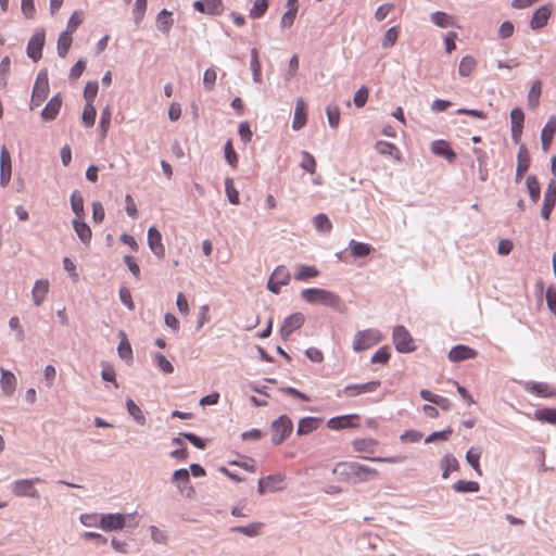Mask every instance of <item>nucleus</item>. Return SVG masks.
Here are the masks:
<instances>
[{
  "instance_id": "28",
  "label": "nucleus",
  "mask_w": 556,
  "mask_h": 556,
  "mask_svg": "<svg viewBox=\"0 0 556 556\" xmlns=\"http://www.w3.org/2000/svg\"><path fill=\"white\" fill-rule=\"evenodd\" d=\"M321 422L320 418L317 417H304L300 419L298 425V435H305L316 430Z\"/></svg>"
},
{
  "instance_id": "17",
  "label": "nucleus",
  "mask_w": 556,
  "mask_h": 556,
  "mask_svg": "<svg viewBox=\"0 0 556 556\" xmlns=\"http://www.w3.org/2000/svg\"><path fill=\"white\" fill-rule=\"evenodd\" d=\"M525 390L539 396V397H555L556 387L547 382L528 381L525 384Z\"/></svg>"
},
{
  "instance_id": "34",
  "label": "nucleus",
  "mask_w": 556,
  "mask_h": 556,
  "mask_svg": "<svg viewBox=\"0 0 556 556\" xmlns=\"http://www.w3.org/2000/svg\"><path fill=\"white\" fill-rule=\"evenodd\" d=\"M431 22L441 28H447V27H454L455 26V20L452 15H448L445 12L437 11L433 12L430 16Z\"/></svg>"
},
{
  "instance_id": "53",
  "label": "nucleus",
  "mask_w": 556,
  "mask_h": 556,
  "mask_svg": "<svg viewBox=\"0 0 556 556\" xmlns=\"http://www.w3.org/2000/svg\"><path fill=\"white\" fill-rule=\"evenodd\" d=\"M326 114L328 118L329 126L331 128H337L340 123V109L338 105H328L326 108Z\"/></svg>"
},
{
  "instance_id": "52",
  "label": "nucleus",
  "mask_w": 556,
  "mask_h": 556,
  "mask_svg": "<svg viewBox=\"0 0 556 556\" xmlns=\"http://www.w3.org/2000/svg\"><path fill=\"white\" fill-rule=\"evenodd\" d=\"M302 162L300 163V167L309 174H314L316 170V161L315 157L307 151H302Z\"/></svg>"
},
{
  "instance_id": "44",
  "label": "nucleus",
  "mask_w": 556,
  "mask_h": 556,
  "mask_svg": "<svg viewBox=\"0 0 556 556\" xmlns=\"http://www.w3.org/2000/svg\"><path fill=\"white\" fill-rule=\"evenodd\" d=\"M477 62L473 56L466 55L460 60L458 73L463 77H468L476 68Z\"/></svg>"
},
{
  "instance_id": "35",
  "label": "nucleus",
  "mask_w": 556,
  "mask_h": 556,
  "mask_svg": "<svg viewBox=\"0 0 556 556\" xmlns=\"http://www.w3.org/2000/svg\"><path fill=\"white\" fill-rule=\"evenodd\" d=\"M349 248L353 257H365L374 250L370 244L354 239L350 241Z\"/></svg>"
},
{
  "instance_id": "64",
  "label": "nucleus",
  "mask_w": 556,
  "mask_h": 556,
  "mask_svg": "<svg viewBox=\"0 0 556 556\" xmlns=\"http://www.w3.org/2000/svg\"><path fill=\"white\" fill-rule=\"evenodd\" d=\"M545 298H546V304H547L548 309L554 315H556V288L553 286H549L546 289Z\"/></svg>"
},
{
  "instance_id": "32",
  "label": "nucleus",
  "mask_w": 556,
  "mask_h": 556,
  "mask_svg": "<svg viewBox=\"0 0 556 556\" xmlns=\"http://www.w3.org/2000/svg\"><path fill=\"white\" fill-rule=\"evenodd\" d=\"M264 523L262 522H253L247 526H233L230 528V532L241 533L249 538H255L261 534V529Z\"/></svg>"
},
{
  "instance_id": "5",
  "label": "nucleus",
  "mask_w": 556,
  "mask_h": 556,
  "mask_svg": "<svg viewBox=\"0 0 556 556\" xmlns=\"http://www.w3.org/2000/svg\"><path fill=\"white\" fill-rule=\"evenodd\" d=\"M293 424L287 415H281L271 424V442L275 445L281 444L292 432Z\"/></svg>"
},
{
  "instance_id": "26",
  "label": "nucleus",
  "mask_w": 556,
  "mask_h": 556,
  "mask_svg": "<svg viewBox=\"0 0 556 556\" xmlns=\"http://www.w3.org/2000/svg\"><path fill=\"white\" fill-rule=\"evenodd\" d=\"M306 124V104L303 99H298L292 121V128L300 130Z\"/></svg>"
},
{
  "instance_id": "59",
  "label": "nucleus",
  "mask_w": 556,
  "mask_h": 556,
  "mask_svg": "<svg viewBox=\"0 0 556 556\" xmlns=\"http://www.w3.org/2000/svg\"><path fill=\"white\" fill-rule=\"evenodd\" d=\"M298 13V5L289 8L282 15L280 25L282 28L291 27Z\"/></svg>"
},
{
  "instance_id": "60",
  "label": "nucleus",
  "mask_w": 556,
  "mask_h": 556,
  "mask_svg": "<svg viewBox=\"0 0 556 556\" xmlns=\"http://www.w3.org/2000/svg\"><path fill=\"white\" fill-rule=\"evenodd\" d=\"M217 74L213 67L207 68L203 75V85L205 90L212 91L216 83Z\"/></svg>"
},
{
  "instance_id": "46",
  "label": "nucleus",
  "mask_w": 556,
  "mask_h": 556,
  "mask_svg": "<svg viewBox=\"0 0 556 556\" xmlns=\"http://www.w3.org/2000/svg\"><path fill=\"white\" fill-rule=\"evenodd\" d=\"M400 28L399 26H392L390 27L383 35V38L381 40V46L384 49H389L393 47L399 38Z\"/></svg>"
},
{
  "instance_id": "18",
  "label": "nucleus",
  "mask_w": 556,
  "mask_h": 556,
  "mask_svg": "<svg viewBox=\"0 0 556 556\" xmlns=\"http://www.w3.org/2000/svg\"><path fill=\"white\" fill-rule=\"evenodd\" d=\"M530 166V153L525 143H521L517 153V167L515 181L519 182Z\"/></svg>"
},
{
  "instance_id": "20",
  "label": "nucleus",
  "mask_w": 556,
  "mask_h": 556,
  "mask_svg": "<svg viewBox=\"0 0 556 556\" xmlns=\"http://www.w3.org/2000/svg\"><path fill=\"white\" fill-rule=\"evenodd\" d=\"M478 352L470 346L458 344L453 346L448 352V359L451 362L457 363L470 358H475Z\"/></svg>"
},
{
  "instance_id": "22",
  "label": "nucleus",
  "mask_w": 556,
  "mask_h": 556,
  "mask_svg": "<svg viewBox=\"0 0 556 556\" xmlns=\"http://www.w3.org/2000/svg\"><path fill=\"white\" fill-rule=\"evenodd\" d=\"M431 152L438 156L444 157L450 163L454 162L456 159V153L453 151L450 143L445 140L432 141Z\"/></svg>"
},
{
  "instance_id": "2",
  "label": "nucleus",
  "mask_w": 556,
  "mask_h": 556,
  "mask_svg": "<svg viewBox=\"0 0 556 556\" xmlns=\"http://www.w3.org/2000/svg\"><path fill=\"white\" fill-rule=\"evenodd\" d=\"M301 298L308 304H320L339 313H343L346 309L342 299L330 290L307 288L301 291Z\"/></svg>"
},
{
  "instance_id": "30",
  "label": "nucleus",
  "mask_w": 556,
  "mask_h": 556,
  "mask_svg": "<svg viewBox=\"0 0 556 556\" xmlns=\"http://www.w3.org/2000/svg\"><path fill=\"white\" fill-rule=\"evenodd\" d=\"M375 148L377 152L382 155H390L396 161L401 160V152L399 148L392 142L379 140L376 142Z\"/></svg>"
},
{
  "instance_id": "33",
  "label": "nucleus",
  "mask_w": 556,
  "mask_h": 556,
  "mask_svg": "<svg viewBox=\"0 0 556 556\" xmlns=\"http://www.w3.org/2000/svg\"><path fill=\"white\" fill-rule=\"evenodd\" d=\"M542 93V81L540 79H535L528 92L527 101L528 106L532 110L536 109L540 103V97Z\"/></svg>"
},
{
  "instance_id": "36",
  "label": "nucleus",
  "mask_w": 556,
  "mask_h": 556,
  "mask_svg": "<svg viewBox=\"0 0 556 556\" xmlns=\"http://www.w3.org/2000/svg\"><path fill=\"white\" fill-rule=\"evenodd\" d=\"M526 186L529 197L533 203H538L541 198V187L535 175H529L526 179Z\"/></svg>"
},
{
  "instance_id": "13",
  "label": "nucleus",
  "mask_w": 556,
  "mask_h": 556,
  "mask_svg": "<svg viewBox=\"0 0 556 556\" xmlns=\"http://www.w3.org/2000/svg\"><path fill=\"white\" fill-rule=\"evenodd\" d=\"M525 122V113L520 108H514L510 111V130L511 139L515 143H519L522 136Z\"/></svg>"
},
{
  "instance_id": "49",
  "label": "nucleus",
  "mask_w": 556,
  "mask_h": 556,
  "mask_svg": "<svg viewBox=\"0 0 556 556\" xmlns=\"http://www.w3.org/2000/svg\"><path fill=\"white\" fill-rule=\"evenodd\" d=\"M225 191H226V195H227V199L228 201L231 203V204H239L240 203V200H239V192L238 190L233 187V180L232 178L230 177H227L225 179Z\"/></svg>"
},
{
  "instance_id": "41",
  "label": "nucleus",
  "mask_w": 556,
  "mask_h": 556,
  "mask_svg": "<svg viewBox=\"0 0 556 556\" xmlns=\"http://www.w3.org/2000/svg\"><path fill=\"white\" fill-rule=\"evenodd\" d=\"M534 418L549 425H556V408H539L534 412Z\"/></svg>"
},
{
  "instance_id": "6",
  "label": "nucleus",
  "mask_w": 556,
  "mask_h": 556,
  "mask_svg": "<svg viewBox=\"0 0 556 556\" xmlns=\"http://www.w3.org/2000/svg\"><path fill=\"white\" fill-rule=\"evenodd\" d=\"M392 339L396 351L400 353H410L416 350L410 333L402 325H397L394 327Z\"/></svg>"
},
{
  "instance_id": "7",
  "label": "nucleus",
  "mask_w": 556,
  "mask_h": 556,
  "mask_svg": "<svg viewBox=\"0 0 556 556\" xmlns=\"http://www.w3.org/2000/svg\"><path fill=\"white\" fill-rule=\"evenodd\" d=\"M38 482H41L39 477L15 480L11 484V490L16 496L38 498L39 493L34 486V483Z\"/></svg>"
},
{
  "instance_id": "24",
  "label": "nucleus",
  "mask_w": 556,
  "mask_h": 556,
  "mask_svg": "<svg viewBox=\"0 0 556 556\" xmlns=\"http://www.w3.org/2000/svg\"><path fill=\"white\" fill-rule=\"evenodd\" d=\"M0 388L7 396L14 394L16 389V377L12 371L1 368Z\"/></svg>"
},
{
  "instance_id": "3",
  "label": "nucleus",
  "mask_w": 556,
  "mask_h": 556,
  "mask_svg": "<svg viewBox=\"0 0 556 556\" xmlns=\"http://www.w3.org/2000/svg\"><path fill=\"white\" fill-rule=\"evenodd\" d=\"M382 334L378 329H365L357 331L353 340V350L361 352L382 341Z\"/></svg>"
},
{
  "instance_id": "31",
  "label": "nucleus",
  "mask_w": 556,
  "mask_h": 556,
  "mask_svg": "<svg viewBox=\"0 0 556 556\" xmlns=\"http://www.w3.org/2000/svg\"><path fill=\"white\" fill-rule=\"evenodd\" d=\"M172 15V12L167 11L166 9H163L156 16L157 29L165 35L169 34V30L174 24Z\"/></svg>"
},
{
  "instance_id": "48",
  "label": "nucleus",
  "mask_w": 556,
  "mask_h": 556,
  "mask_svg": "<svg viewBox=\"0 0 556 556\" xmlns=\"http://www.w3.org/2000/svg\"><path fill=\"white\" fill-rule=\"evenodd\" d=\"M250 67L253 75V80L255 83L261 81V63L258 61V51L256 48H253L251 50V61H250Z\"/></svg>"
},
{
  "instance_id": "38",
  "label": "nucleus",
  "mask_w": 556,
  "mask_h": 556,
  "mask_svg": "<svg viewBox=\"0 0 556 556\" xmlns=\"http://www.w3.org/2000/svg\"><path fill=\"white\" fill-rule=\"evenodd\" d=\"M442 467V478L447 479L451 471H456L459 469L458 460L452 454H446L441 459Z\"/></svg>"
},
{
  "instance_id": "16",
  "label": "nucleus",
  "mask_w": 556,
  "mask_h": 556,
  "mask_svg": "<svg viewBox=\"0 0 556 556\" xmlns=\"http://www.w3.org/2000/svg\"><path fill=\"white\" fill-rule=\"evenodd\" d=\"M12 162L11 155L5 146L0 151V185L5 187L11 180Z\"/></svg>"
},
{
  "instance_id": "14",
  "label": "nucleus",
  "mask_w": 556,
  "mask_h": 556,
  "mask_svg": "<svg viewBox=\"0 0 556 556\" xmlns=\"http://www.w3.org/2000/svg\"><path fill=\"white\" fill-rule=\"evenodd\" d=\"M148 245L159 260L165 257V247L162 242V235L155 226H151L148 229Z\"/></svg>"
},
{
  "instance_id": "10",
  "label": "nucleus",
  "mask_w": 556,
  "mask_h": 556,
  "mask_svg": "<svg viewBox=\"0 0 556 556\" xmlns=\"http://www.w3.org/2000/svg\"><path fill=\"white\" fill-rule=\"evenodd\" d=\"M305 321L302 313H294L287 316L280 327L279 333L283 341L288 340L293 331L301 328Z\"/></svg>"
},
{
  "instance_id": "62",
  "label": "nucleus",
  "mask_w": 556,
  "mask_h": 556,
  "mask_svg": "<svg viewBox=\"0 0 556 556\" xmlns=\"http://www.w3.org/2000/svg\"><path fill=\"white\" fill-rule=\"evenodd\" d=\"M206 13L211 15H219L224 10L222 0H204Z\"/></svg>"
},
{
  "instance_id": "21",
  "label": "nucleus",
  "mask_w": 556,
  "mask_h": 556,
  "mask_svg": "<svg viewBox=\"0 0 556 556\" xmlns=\"http://www.w3.org/2000/svg\"><path fill=\"white\" fill-rule=\"evenodd\" d=\"M552 15V10L548 5H542L535 10L530 21V28L533 30L543 28Z\"/></svg>"
},
{
  "instance_id": "15",
  "label": "nucleus",
  "mask_w": 556,
  "mask_h": 556,
  "mask_svg": "<svg viewBox=\"0 0 556 556\" xmlns=\"http://www.w3.org/2000/svg\"><path fill=\"white\" fill-rule=\"evenodd\" d=\"M381 386L380 380H371L365 383L359 384H348L342 392L349 396H356L363 393H371L375 392ZM338 396L341 395V391L338 392Z\"/></svg>"
},
{
  "instance_id": "56",
  "label": "nucleus",
  "mask_w": 556,
  "mask_h": 556,
  "mask_svg": "<svg viewBox=\"0 0 556 556\" xmlns=\"http://www.w3.org/2000/svg\"><path fill=\"white\" fill-rule=\"evenodd\" d=\"M99 89V84L97 80L88 81L84 89V98L86 99L87 103L93 104V101L97 97Z\"/></svg>"
},
{
  "instance_id": "42",
  "label": "nucleus",
  "mask_w": 556,
  "mask_h": 556,
  "mask_svg": "<svg viewBox=\"0 0 556 556\" xmlns=\"http://www.w3.org/2000/svg\"><path fill=\"white\" fill-rule=\"evenodd\" d=\"M453 490L457 493H475L480 490V484L476 481L458 480L453 484Z\"/></svg>"
},
{
  "instance_id": "61",
  "label": "nucleus",
  "mask_w": 556,
  "mask_h": 556,
  "mask_svg": "<svg viewBox=\"0 0 556 556\" xmlns=\"http://www.w3.org/2000/svg\"><path fill=\"white\" fill-rule=\"evenodd\" d=\"M189 480H190V472L186 468H179V469L175 470L173 473V477H172V481L178 483L177 486L179 490H181L180 484L188 483Z\"/></svg>"
},
{
  "instance_id": "27",
  "label": "nucleus",
  "mask_w": 556,
  "mask_h": 556,
  "mask_svg": "<svg viewBox=\"0 0 556 556\" xmlns=\"http://www.w3.org/2000/svg\"><path fill=\"white\" fill-rule=\"evenodd\" d=\"M49 291V281L47 279H39L35 282L31 290V295L35 305L39 306L45 301Z\"/></svg>"
},
{
  "instance_id": "45",
  "label": "nucleus",
  "mask_w": 556,
  "mask_h": 556,
  "mask_svg": "<svg viewBox=\"0 0 556 556\" xmlns=\"http://www.w3.org/2000/svg\"><path fill=\"white\" fill-rule=\"evenodd\" d=\"M480 456L481 451L479 448L476 450L475 447H471L466 453V460L479 476H482L479 464Z\"/></svg>"
},
{
  "instance_id": "19",
  "label": "nucleus",
  "mask_w": 556,
  "mask_h": 556,
  "mask_svg": "<svg viewBox=\"0 0 556 556\" xmlns=\"http://www.w3.org/2000/svg\"><path fill=\"white\" fill-rule=\"evenodd\" d=\"M62 98L60 93L53 96L41 111V118L45 122L54 121L61 110Z\"/></svg>"
},
{
  "instance_id": "50",
  "label": "nucleus",
  "mask_w": 556,
  "mask_h": 556,
  "mask_svg": "<svg viewBox=\"0 0 556 556\" xmlns=\"http://www.w3.org/2000/svg\"><path fill=\"white\" fill-rule=\"evenodd\" d=\"M268 9V0H254L250 10V17L253 20L261 18Z\"/></svg>"
},
{
  "instance_id": "23",
  "label": "nucleus",
  "mask_w": 556,
  "mask_h": 556,
  "mask_svg": "<svg viewBox=\"0 0 556 556\" xmlns=\"http://www.w3.org/2000/svg\"><path fill=\"white\" fill-rule=\"evenodd\" d=\"M556 132V116H551L541 131V143L543 151H547Z\"/></svg>"
},
{
  "instance_id": "63",
  "label": "nucleus",
  "mask_w": 556,
  "mask_h": 556,
  "mask_svg": "<svg viewBox=\"0 0 556 556\" xmlns=\"http://www.w3.org/2000/svg\"><path fill=\"white\" fill-rule=\"evenodd\" d=\"M369 90L367 87L362 86L354 94L353 102L355 106L363 108L368 100Z\"/></svg>"
},
{
  "instance_id": "51",
  "label": "nucleus",
  "mask_w": 556,
  "mask_h": 556,
  "mask_svg": "<svg viewBox=\"0 0 556 556\" xmlns=\"http://www.w3.org/2000/svg\"><path fill=\"white\" fill-rule=\"evenodd\" d=\"M97 111L93 104L86 103L81 119L86 127H92L96 122Z\"/></svg>"
},
{
  "instance_id": "1",
  "label": "nucleus",
  "mask_w": 556,
  "mask_h": 556,
  "mask_svg": "<svg viewBox=\"0 0 556 556\" xmlns=\"http://www.w3.org/2000/svg\"><path fill=\"white\" fill-rule=\"evenodd\" d=\"M332 473L338 481L356 484L371 480L378 471L357 462H340L334 466Z\"/></svg>"
},
{
  "instance_id": "29",
  "label": "nucleus",
  "mask_w": 556,
  "mask_h": 556,
  "mask_svg": "<svg viewBox=\"0 0 556 556\" xmlns=\"http://www.w3.org/2000/svg\"><path fill=\"white\" fill-rule=\"evenodd\" d=\"M353 418H357L356 415H343V416H337L332 417L328 420L327 426L329 429L332 430H341L345 428H352L355 425L352 422Z\"/></svg>"
},
{
  "instance_id": "55",
  "label": "nucleus",
  "mask_w": 556,
  "mask_h": 556,
  "mask_svg": "<svg viewBox=\"0 0 556 556\" xmlns=\"http://www.w3.org/2000/svg\"><path fill=\"white\" fill-rule=\"evenodd\" d=\"M390 350L389 346H381L378 349L374 355L371 356V363L372 364H387L390 359Z\"/></svg>"
},
{
  "instance_id": "8",
  "label": "nucleus",
  "mask_w": 556,
  "mask_h": 556,
  "mask_svg": "<svg viewBox=\"0 0 556 556\" xmlns=\"http://www.w3.org/2000/svg\"><path fill=\"white\" fill-rule=\"evenodd\" d=\"M286 476L282 473H274L261 478L257 484V492L264 495L266 492H278L285 489Z\"/></svg>"
},
{
  "instance_id": "12",
  "label": "nucleus",
  "mask_w": 556,
  "mask_h": 556,
  "mask_svg": "<svg viewBox=\"0 0 556 556\" xmlns=\"http://www.w3.org/2000/svg\"><path fill=\"white\" fill-rule=\"evenodd\" d=\"M45 46V30L36 31L27 43V56L37 62L42 56V48Z\"/></svg>"
},
{
  "instance_id": "47",
  "label": "nucleus",
  "mask_w": 556,
  "mask_h": 556,
  "mask_svg": "<svg viewBox=\"0 0 556 556\" xmlns=\"http://www.w3.org/2000/svg\"><path fill=\"white\" fill-rule=\"evenodd\" d=\"M313 224L319 232H329L332 224L326 214L319 213L313 218Z\"/></svg>"
},
{
  "instance_id": "43",
  "label": "nucleus",
  "mask_w": 556,
  "mask_h": 556,
  "mask_svg": "<svg viewBox=\"0 0 556 556\" xmlns=\"http://www.w3.org/2000/svg\"><path fill=\"white\" fill-rule=\"evenodd\" d=\"M71 206L77 218L84 216V198L78 190H74L71 194Z\"/></svg>"
},
{
  "instance_id": "39",
  "label": "nucleus",
  "mask_w": 556,
  "mask_h": 556,
  "mask_svg": "<svg viewBox=\"0 0 556 556\" xmlns=\"http://www.w3.org/2000/svg\"><path fill=\"white\" fill-rule=\"evenodd\" d=\"M319 275V270L315 266L311 265H299L298 273L294 275V279L298 281H306L311 278H315Z\"/></svg>"
},
{
  "instance_id": "57",
  "label": "nucleus",
  "mask_w": 556,
  "mask_h": 556,
  "mask_svg": "<svg viewBox=\"0 0 556 556\" xmlns=\"http://www.w3.org/2000/svg\"><path fill=\"white\" fill-rule=\"evenodd\" d=\"M154 363L164 374L174 372L173 364L163 354L156 353L154 355Z\"/></svg>"
},
{
  "instance_id": "9",
  "label": "nucleus",
  "mask_w": 556,
  "mask_h": 556,
  "mask_svg": "<svg viewBox=\"0 0 556 556\" xmlns=\"http://www.w3.org/2000/svg\"><path fill=\"white\" fill-rule=\"evenodd\" d=\"M290 281V271L283 266H277L267 281V289L274 294H278L282 286L288 285Z\"/></svg>"
},
{
  "instance_id": "37",
  "label": "nucleus",
  "mask_w": 556,
  "mask_h": 556,
  "mask_svg": "<svg viewBox=\"0 0 556 556\" xmlns=\"http://www.w3.org/2000/svg\"><path fill=\"white\" fill-rule=\"evenodd\" d=\"M72 41H73V38H72V34L70 31L64 30L59 35L56 50H58V55L60 58L66 56V54L72 46Z\"/></svg>"
},
{
  "instance_id": "40",
  "label": "nucleus",
  "mask_w": 556,
  "mask_h": 556,
  "mask_svg": "<svg viewBox=\"0 0 556 556\" xmlns=\"http://www.w3.org/2000/svg\"><path fill=\"white\" fill-rule=\"evenodd\" d=\"M126 408L128 414L135 419V421L138 425H146L147 419L141 408L129 397L126 400Z\"/></svg>"
},
{
  "instance_id": "11",
  "label": "nucleus",
  "mask_w": 556,
  "mask_h": 556,
  "mask_svg": "<svg viewBox=\"0 0 556 556\" xmlns=\"http://www.w3.org/2000/svg\"><path fill=\"white\" fill-rule=\"evenodd\" d=\"M126 525L124 514H103L100 516L99 527L104 531L122 530Z\"/></svg>"
},
{
  "instance_id": "25",
  "label": "nucleus",
  "mask_w": 556,
  "mask_h": 556,
  "mask_svg": "<svg viewBox=\"0 0 556 556\" xmlns=\"http://www.w3.org/2000/svg\"><path fill=\"white\" fill-rule=\"evenodd\" d=\"M73 228L79 238V240L88 247L91 242L92 232L90 227L81 220V218H75L73 220Z\"/></svg>"
},
{
  "instance_id": "58",
  "label": "nucleus",
  "mask_w": 556,
  "mask_h": 556,
  "mask_svg": "<svg viewBox=\"0 0 556 556\" xmlns=\"http://www.w3.org/2000/svg\"><path fill=\"white\" fill-rule=\"evenodd\" d=\"M224 152H225V159L227 161V163L232 167V168H236L237 165H238V155L232 147V142L231 140H228L226 143H225V147H224Z\"/></svg>"
},
{
  "instance_id": "4",
  "label": "nucleus",
  "mask_w": 556,
  "mask_h": 556,
  "mask_svg": "<svg viewBox=\"0 0 556 556\" xmlns=\"http://www.w3.org/2000/svg\"><path fill=\"white\" fill-rule=\"evenodd\" d=\"M49 93V79L46 70H41L36 78L33 87L30 109L39 106L48 97Z\"/></svg>"
},
{
  "instance_id": "54",
  "label": "nucleus",
  "mask_w": 556,
  "mask_h": 556,
  "mask_svg": "<svg viewBox=\"0 0 556 556\" xmlns=\"http://www.w3.org/2000/svg\"><path fill=\"white\" fill-rule=\"evenodd\" d=\"M543 203L555 206L556 205V179H551L547 184Z\"/></svg>"
}]
</instances>
